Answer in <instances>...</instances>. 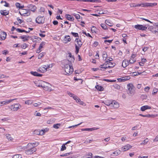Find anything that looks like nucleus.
Masks as SVG:
<instances>
[{"mask_svg":"<svg viewBox=\"0 0 158 158\" xmlns=\"http://www.w3.org/2000/svg\"><path fill=\"white\" fill-rule=\"evenodd\" d=\"M95 129L94 128H85V129H81V131H92L93 130H94Z\"/></svg>","mask_w":158,"mask_h":158,"instance_id":"27","label":"nucleus"},{"mask_svg":"<svg viewBox=\"0 0 158 158\" xmlns=\"http://www.w3.org/2000/svg\"><path fill=\"white\" fill-rule=\"evenodd\" d=\"M131 77L130 76H125L122 77L121 78H118L117 80L119 82H124L127 80H129L130 79Z\"/></svg>","mask_w":158,"mask_h":158,"instance_id":"11","label":"nucleus"},{"mask_svg":"<svg viewBox=\"0 0 158 158\" xmlns=\"http://www.w3.org/2000/svg\"><path fill=\"white\" fill-rule=\"evenodd\" d=\"M45 21V18L44 16H38L36 19V22L39 24H43Z\"/></svg>","mask_w":158,"mask_h":158,"instance_id":"8","label":"nucleus"},{"mask_svg":"<svg viewBox=\"0 0 158 158\" xmlns=\"http://www.w3.org/2000/svg\"><path fill=\"white\" fill-rule=\"evenodd\" d=\"M141 73H142L139 72H135L133 73L134 76H137L138 75L140 74Z\"/></svg>","mask_w":158,"mask_h":158,"instance_id":"62","label":"nucleus"},{"mask_svg":"<svg viewBox=\"0 0 158 158\" xmlns=\"http://www.w3.org/2000/svg\"><path fill=\"white\" fill-rule=\"evenodd\" d=\"M129 61L128 60H124L122 63V66L123 68L126 67L129 64Z\"/></svg>","mask_w":158,"mask_h":158,"instance_id":"19","label":"nucleus"},{"mask_svg":"<svg viewBox=\"0 0 158 158\" xmlns=\"http://www.w3.org/2000/svg\"><path fill=\"white\" fill-rule=\"evenodd\" d=\"M135 28L136 29L142 31L145 30L147 28V27L141 25H136L135 26Z\"/></svg>","mask_w":158,"mask_h":158,"instance_id":"10","label":"nucleus"},{"mask_svg":"<svg viewBox=\"0 0 158 158\" xmlns=\"http://www.w3.org/2000/svg\"><path fill=\"white\" fill-rule=\"evenodd\" d=\"M151 107L147 105L141 107L140 110L143 111H144L146 110L150 109Z\"/></svg>","mask_w":158,"mask_h":158,"instance_id":"20","label":"nucleus"},{"mask_svg":"<svg viewBox=\"0 0 158 158\" xmlns=\"http://www.w3.org/2000/svg\"><path fill=\"white\" fill-rule=\"evenodd\" d=\"M41 87L45 91H51L52 90L51 84L46 82L43 81Z\"/></svg>","mask_w":158,"mask_h":158,"instance_id":"4","label":"nucleus"},{"mask_svg":"<svg viewBox=\"0 0 158 158\" xmlns=\"http://www.w3.org/2000/svg\"><path fill=\"white\" fill-rule=\"evenodd\" d=\"M112 105L114 108H118L119 106V103L116 102L115 101H114V102H113V104H112Z\"/></svg>","mask_w":158,"mask_h":158,"instance_id":"26","label":"nucleus"},{"mask_svg":"<svg viewBox=\"0 0 158 158\" xmlns=\"http://www.w3.org/2000/svg\"><path fill=\"white\" fill-rule=\"evenodd\" d=\"M65 17L66 19L69 20L73 21L74 19V18L69 14H66Z\"/></svg>","mask_w":158,"mask_h":158,"instance_id":"22","label":"nucleus"},{"mask_svg":"<svg viewBox=\"0 0 158 158\" xmlns=\"http://www.w3.org/2000/svg\"><path fill=\"white\" fill-rule=\"evenodd\" d=\"M102 57L104 59L105 58V60H106V58L107 57V53L106 52H103L102 53Z\"/></svg>","mask_w":158,"mask_h":158,"instance_id":"36","label":"nucleus"},{"mask_svg":"<svg viewBox=\"0 0 158 158\" xmlns=\"http://www.w3.org/2000/svg\"><path fill=\"white\" fill-rule=\"evenodd\" d=\"M77 103H79L80 105L85 106V104L80 99H77Z\"/></svg>","mask_w":158,"mask_h":158,"instance_id":"31","label":"nucleus"},{"mask_svg":"<svg viewBox=\"0 0 158 158\" xmlns=\"http://www.w3.org/2000/svg\"><path fill=\"white\" fill-rule=\"evenodd\" d=\"M28 7L30 10L33 12H35L36 10V7L35 5L31 4L29 5Z\"/></svg>","mask_w":158,"mask_h":158,"instance_id":"16","label":"nucleus"},{"mask_svg":"<svg viewBox=\"0 0 158 158\" xmlns=\"http://www.w3.org/2000/svg\"><path fill=\"white\" fill-rule=\"evenodd\" d=\"M132 146L129 144H127L124 146H123L121 148V150L123 152L126 151L128 150L131 148Z\"/></svg>","mask_w":158,"mask_h":158,"instance_id":"12","label":"nucleus"},{"mask_svg":"<svg viewBox=\"0 0 158 158\" xmlns=\"http://www.w3.org/2000/svg\"><path fill=\"white\" fill-rule=\"evenodd\" d=\"M113 102H114V101L112 102L110 100H107L105 101V102L103 101L102 102L104 103L106 105L109 106L110 105L112 106V105L113 104Z\"/></svg>","mask_w":158,"mask_h":158,"instance_id":"17","label":"nucleus"},{"mask_svg":"<svg viewBox=\"0 0 158 158\" xmlns=\"http://www.w3.org/2000/svg\"><path fill=\"white\" fill-rule=\"evenodd\" d=\"M73 154V153L72 152H70L69 153H65L61 155H60V156L61 157H64V156H66L69 155L70 154Z\"/></svg>","mask_w":158,"mask_h":158,"instance_id":"35","label":"nucleus"},{"mask_svg":"<svg viewBox=\"0 0 158 158\" xmlns=\"http://www.w3.org/2000/svg\"><path fill=\"white\" fill-rule=\"evenodd\" d=\"M16 98L12 99H10V100H6L5 101H3L1 102H0V103L1 104L0 106H2L8 104H9V103H10L11 102H12V101L16 100Z\"/></svg>","mask_w":158,"mask_h":158,"instance_id":"9","label":"nucleus"},{"mask_svg":"<svg viewBox=\"0 0 158 158\" xmlns=\"http://www.w3.org/2000/svg\"><path fill=\"white\" fill-rule=\"evenodd\" d=\"M101 26L104 29L106 30L107 29L106 25L104 24H101Z\"/></svg>","mask_w":158,"mask_h":158,"instance_id":"58","label":"nucleus"},{"mask_svg":"<svg viewBox=\"0 0 158 158\" xmlns=\"http://www.w3.org/2000/svg\"><path fill=\"white\" fill-rule=\"evenodd\" d=\"M141 7H148L147 2H144L143 3H141Z\"/></svg>","mask_w":158,"mask_h":158,"instance_id":"55","label":"nucleus"},{"mask_svg":"<svg viewBox=\"0 0 158 158\" xmlns=\"http://www.w3.org/2000/svg\"><path fill=\"white\" fill-rule=\"evenodd\" d=\"M65 143H64L62 144L61 148L60 149V151H63L66 149V147L65 146Z\"/></svg>","mask_w":158,"mask_h":158,"instance_id":"43","label":"nucleus"},{"mask_svg":"<svg viewBox=\"0 0 158 158\" xmlns=\"http://www.w3.org/2000/svg\"><path fill=\"white\" fill-rule=\"evenodd\" d=\"M22 157L21 155H15L13 156L12 158H22Z\"/></svg>","mask_w":158,"mask_h":158,"instance_id":"46","label":"nucleus"},{"mask_svg":"<svg viewBox=\"0 0 158 158\" xmlns=\"http://www.w3.org/2000/svg\"><path fill=\"white\" fill-rule=\"evenodd\" d=\"M135 61V60L134 58H131L129 61V62L131 64H133Z\"/></svg>","mask_w":158,"mask_h":158,"instance_id":"53","label":"nucleus"},{"mask_svg":"<svg viewBox=\"0 0 158 158\" xmlns=\"http://www.w3.org/2000/svg\"><path fill=\"white\" fill-rule=\"evenodd\" d=\"M103 81L107 82H115L116 81V80H110L109 79H104Z\"/></svg>","mask_w":158,"mask_h":158,"instance_id":"49","label":"nucleus"},{"mask_svg":"<svg viewBox=\"0 0 158 158\" xmlns=\"http://www.w3.org/2000/svg\"><path fill=\"white\" fill-rule=\"evenodd\" d=\"M40 68L41 69V70L42 71V73L45 72L47 71L46 68L45 67V65H44Z\"/></svg>","mask_w":158,"mask_h":158,"instance_id":"28","label":"nucleus"},{"mask_svg":"<svg viewBox=\"0 0 158 158\" xmlns=\"http://www.w3.org/2000/svg\"><path fill=\"white\" fill-rule=\"evenodd\" d=\"M155 28L156 29H157V30H155L154 31L155 32V33H156V32H158V23H156L155 25Z\"/></svg>","mask_w":158,"mask_h":158,"instance_id":"52","label":"nucleus"},{"mask_svg":"<svg viewBox=\"0 0 158 158\" xmlns=\"http://www.w3.org/2000/svg\"><path fill=\"white\" fill-rule=\"evenodd\" d=\"M15 6L17 8H22L24 7L23 6H21L20 3L18 2H16L15 3Z\"/></svg>","mask_w":158,"mask_h":158,"instance_id":"39","label":"nucleus"},{"mask_svg":"<svg viewBox=\"0 0 158 158\" xmlns=\"http://www.w3.org/2000/svg\"><path fill=\"white\" fill-rule=\"evenodd\" d=\"M149 141V139L148 138H146L145 139H144L143 142L140 143V145H144L147 144V143Z\"/></svg>","mask_w":158,"mask_h":158,"instance_id":"29","label":"nucleus"},{"mask_svg":"<svg viewBox=\"0 0 158 158\" xmlns=\"http://www.w3.org/2000/svg\"><path fill=\"white\" fill-rule=\"evenodd\" d=\"M93 154L91 153H89L85 156H83L82 158H92Z\"/></svg>","mask_w":158,"mask_h":158,"instance_id":"24","label":"nucleus"},{"mask_svg":"<svg viewBox=\"0 0 158 158\" xmlns=\"http://www.w3.org/2000/svg\"><path fill=\"white\" fill-rule=\"evenodd\" d=\"M60 123L54 124L53 125V127L55 129H58L59 128V127L60 126Z\"/></svg>","mask_w":158,"mask_h":158,"instance_id":"41","label":"nucleus"},{"mask_svg":"<svg viewBox=\"0 0 158 158\" xmlns=\"http://www.w3.org/2000/svg\"><path fill=\"white\" fill-rule=\"evenodd\" d=\"M40 13H44L45 11V9L43 7H41L40 8Z\"/></svg>","mask_w":158,"mask_h":158,"instance_id":"57","label":"nucleus"},{"mask_svg":"<svg viewBox=\"0 0 158 158\" xmlns=\"http://www.w3.org/2000/svg\"><path fill=\"white\" fill-rule=\"evenodd\" d=\"M6 33L4 31L0 32V40H4L6 38Z\"/></svg>","mask_w":158,"mask_h":158,"instance_id":"13","label":"nucleus"},{"mask_svg":"<svg viewBox=\"0 0 158 158\" xmlns=\"http://www.w3.org/2000/svg\"><path fill=\"white\" fill-rule=\"evenodd\" d=\"M130 6L131 7H136V4L134 3L130 4Z\"/></svg>","mask_w":158,"mask_h":158,"instance_id":"61","label":"nucleus"},{"mask_svg":"<svg viewBox=\"0 0 158 158\" xmlns=\"http://www.w3.org/2000/svg\"><path fill=\"white\" fill-rule=\"evenodd\" d=\"M45 67L46 68L47 70L49 68H52V64H47L46 65H45Z\"/></svg>","mask_w":158,"mask_h":158,"instance_id":"60","label":"nucleus"},{"mask_svg":"<svg viewBox=\"0 0 158 158\" xmlns=\"http://www.w3.org/2000/svg\"><path fill=\"white\" fill-rule=\"evenodd\" d=\"M113 87L115 89L119 90L120 89V86L119 85L117 84H115L113 85Z\"/></svg>","mask_w":158,"mask_h":158,"instance_id":"33","label":"nucleus"},{"mask_svg":"<svg viewBox=\"0 0 158 158\" xmlns=\"http://www.w3.org/2000/svg\"><path fill=\"white\" fill-rule=\"evenodd\" d=\"M3 2L5 3V4L4 5V6L6 7H9V4L8 3H7L6 1H2L1 3H2Z\"/></svg>","mask_w":158,"mask_h":158,"instance_id":"50","label":"nucleus"},{"mask_svg":"<svg viewBox=\"0 0 158 158\" xmlns=\"http://www.w3.org/2000/svg\"><path fill=\"white\" fill-rule=\"evenodd\" d=\"M64 68L66 73L65 75H70L73 71V69L71 65V62L68 60L64 61Z\"/></svg>","mask_w":158,"mask_h":158,"instance_id":"1","label":"nucleus"},{"mask_svg":"<svg viewBox=\"0 0 158 158\" xmlns=\"http://www.w3.org/2000/svg\"><path fill=\"white\" fill-rule=\"evenodd\" d=\"M64 43L66 44L71 41V39L69 35H66L65 36L64 39Z\"/></svg>","mask_w":158,"mask_h":158,"instance_id":"14","label":"nucleus"},{"mask_svg":"<svg viewBox=\"0 0 158 158\" xmlns=\"http://www.w3.org/2000/svg\"><path fill=\"white\" fill-rule=\"evenodd\" d=\"M6 137L7 139L10 140H12L13 138H12L11 136L9 134H7L6 135Z\"/></svg>","mask_w":158,"mask_h":158,"instance_id":"51","label":"nucleus"},{"mask_svg":"<svg viewBox=\"0 0 158 158\" xmlns=\"http://www.w3.org/2000/svg\"><path fill=\"white\" fill-rule=\"evenodd\" d=\"M153 141L154 142H156L158 141V135L153 139Z\"/></svg>","mask_w":158,"mask_h":158,"instance_id":"64","label":"nucleus"},{"mask_svg":"<svg viewBox=\"0 0 158 158\" xmlns=\"http://www.w3.org/2000/svg\"><path fill=\"white\" fill-rule=\"evenodd\" d=\"M158 89L156 88H154L153 89L152 92V95H154L156 94V93L158 92Z\"/></svg>","mask_w":158,"mask_h":158,"instance_id":"42","label":"nucleus"},{"mask_svg":"<svg viewBox=\"0 0 158 158\" xmlns=\"http://www.w3.org/2000/svg\"><path fill=\"white\" fill-rule=\"evenodd\" d=\"M33 103V101L31 100H29L25 101V104L28 105L31 104Z\"/></svg>","mask_w":158,"mask_h":158,"instance_id":"32","label":"nucleus"},{"mask_svg":"<svg viewBox=\"0 0 158 158\" xmlns=\"http://www.w3.org/2000/svg\"><path fill=\"white\" fill-rule=\"evenodd\" d=\"M45 133V130H40V132L39 133V135H43Z\"/></svg>","mask_w":158,"mask_h":158,"instance_id":"44","label":"nucleus"},{"mask_svg":"<svg viewBox=\"0 0 158 158\" xmlns=\"http://www.w3.org/2000/svg\"><path fill=\"white\" fill-rule=\"evenodd\" d=\"M30 38L29 36H27L26 35H23L20 36L19 37V38L23 40V42H25L29 40V38Z\"/></svg>","mask_w":158,"mask_h":158,"instance_id":"18","label":"nucleus"},{"mask_svg":"<svg viewBox=\"0 0 158 158\" xmlns=\"http://www.w3.org/2000/svg\"><path fill=\"white\" fill-rule=\"evenodd\" d=\"M127 94L130 95H133L135 92V87L131 83H129L127 85Z\"/></svg>","mask_w":158,"mask_h":158,"instance_id":"2","label":"nucleus"},{"mask_svg":"<svg viewBox=\"0 0 158 158\" xmlns=\"http://www.w3.org/2000/svg\"><path fill=\"white\" fill-rule=\"evenodd\" d=\"M45 54V52H42L38 56V58L39 59H40L41 58L44 56V55Z\"/></svg>","mask_w":158,"mask_h":158,"instance_id":"40","label":"nucleus"},{"mask_svg":"<svg viewBox=\"0 0 158 158\" xmlns=\"http://www.w3.org/2000/svg\"><path fill=\"white\" fill-rule=\"evenodd\" d=\"M121 153V151L119 150H118L114 152L113 153V154H114L115 156H118Z\"/></svg>","mask_w":158,"mask_h":158,"instance_id":"34","label":"nucleus"},{"mask_svg":"<svg viewBox=\"0 0 158 158\" xmlns=\"http://www.w3.org/2000/svg\"><path fill=\"white\" fill-rule=\"evenodd\" d=\"M21 15L28 16L30 14V11L26 9H22L21 12H19Z\"/></svg>","mask_w":158,"mask_h":158,"instance_id":"6","label":"nucleus"},{"mask_svg":"<svg viewBox=\"0 0 158 158\" xmlns=\"http://www.w3.org/2000/svg\"><path fill=\"white\" fill-rule=\"evenodd\" d=\"M36 148L32 146V147L31 148L26 150V153L28 155H31L34 152L36 151Z\"/></svg>","mask_w":158,"mask_h":158,"instance_id":"7","label":"nucleus"},{"mask_svg":"<svg viewBox=\"0 0 158 158\" xmlns=\"http://www.w3.org/2000/svg\"><path fill=\"white\" fill-rule=\"evenodd\" d=\"M141 98L143 100L146 99L147 98V96L146 95L143 94L141 95Z\"/></svg>","mask_w":158,"mask_h":158,"instance_id":"47","label":"nucleus"},{"mask_svg":"<svg viewBox=\"0 0 158 158\" xmlns=\"http://www.w3.org/2000/svg\"><path fill=\"white\" fill-rule=\"evenodd\" d=\"M0 13L1 15L5 16L9 14V12L7 11L6 10H1L0 11Z\"/></svg>","mask_w":158,"mask_h":158,"instance_id":"23","label":"nucleus"},{"mask_svg":"<svg viewBox=\"0 0 158 158\" xmlns=\"http://www.w3.org/2000/svg\"><path fill=\"white\" fill-rule=\"evenodd\" d=\"M150 89V88L148 86H146L144 88V90L148 92V91Z\"/></svg>","mask_w":158,"mask_h":158,"instance_id":"63","label":"nucleus"},{"mask_svg":"<svg viewBox=\"0 0 158 158\" xmlns=\"http://www.w3.org/2000/svg\"><path fill=\"white\" fill-rule=\"evenodd\" d=\"M45 43H46L45 42H42L40 44L39 48H40V49H42V48H43L44 46L45 45Z\"/></svg>","mask_w":158,"mask_h":158,"instance_id":"38","label":"nucleus"},{"mask_svg":"<svg viewBox=\"0 0 158 158\" xmlns=\"http://www.w3.org/2000/svg\"><path fill=\"white\" fill-rule=\"evenodd\" d=\"M28 46V45L26 44H23L21 48L23 49H25L26 48H27Z\"/></svg>","mask_w":158,"mask_h":158,"instance_id":"54","label":"nucleus"},{"mask_svg":"<svg viewBox=\"0 0 158 158\" xmlns=\"http://www.w3.org/2000/svg\"><path fill=\"white\" fill-rule=\"evenodd\" d=\"M75 41V42L77 43V44H75V53L76 54H77L79 52V49L82 44V43L81 40L78 38H76Z\"/></svg>","mask_w":158,"mask_h":158,"instance_id":"3","label":"nucleus"},{"mask_svg":"<svg viewBox=\"0 0 158 158\" xmlns=\"http://www.w3.org/2000/svg\"><path fill=\"white\" fill-rule=\"evenodd\" d=\"M40 132V130H35L33 132V134L37 135H39Z\"/></svg>","mask_w":158,"mask_h":158,"instance_id":"59","label":"nucleus"},{"mask_svg":"<svg viewBox=\"0 0 158 158\" xmlns=\"http://www.w3.org/2000/svg\"><path fill=\"white\" fill-rule=\"evenodd\" d=\"M30 73L33 75L37 77H41L42 74L38 73L36 72L31 71Z\"/></svg>","mask_w":158,"mask_h":158,"instance_id":"21","label":"nucleus"},{"mask_svg":"<svg viewBox=\"0 0 158 158\" xmlns=\"http://www.w3.org/2000/svg\"><path fill=\"white\" fill-rule=\"evenodd\" d=\"M157 5V3L156 2H154V3H149V2H147V5L148 7L149 6V7H153L154 6H155Z\"/></svg>","mask_w":158,"mask_h":158,"instance_id":"25","label":"nucleus"},{"mask_svg":"<svg viewBox=\"0 0 158 158\" xmlns=\"http://www.w3.org/2000/svg\"><path fill=\"white\" fill-rule=\"evenodd\" d=\"M73 15L75 16L76 18L77 19H78L80 18V16L78 14H76L75 13H73Z\"/></svg>","mask_w":158,"mask_h":158,"instance_id":"45","label":"nucleus"},{"mask_svg":"<svg viewBox=\"0 0 158 158\" xmlns=\"http://www.w3.org/2000/svg\"><path fill=\"white\" fill-rule=\"evenodd\" d=\"M22 106L19 103H15L12 105L10 106L9 108L11 110L14 111H17Z\"/></svg>","mask_w":158,"mask_h":158,"instance_id":"5","label":"nucleus"},{"mask_svg":"<svg viewBox=\"0 0 158 158\" xmlns=\"http://www.w3.org/2000/svg\"><path fill=\"white\" fill-rule=\"evenodd\" d=\"M95 88L98 90L100 91H102L103 90V87L101 86L97 85L95 86Z\"/></svg>","mask_w":158,"mask_h":158,"instance_id":"30","label":"nucleus"},{"mask_svg":"<svg viewBox=\"0 0 158 158\" xmlns=\"http://www.w3.org/2000/svg\"><path fill=\"white\" fill-rule=\"evenodd\" d=\"M16 31L19 32H25V31L24 30L21 29L20 28H17L16 29Z\"/></svg>","mask_w":158,"mask_h":158,"instance_id":"48","label":"nucleus"},{"mask_svg":"<svg viewBox=\"0 0 158 158\" xmlns=\"http://www.w3.org/2000/svg\"><path fill=\"white\" fill-rule=\"evenodd\" d=\"M43 81L41 80H38V81H34V84L35 85L38 87H41L42 86V85L41 84L43 83Z\"/></svg>","mask_w":158,"mask_h":158,"instance_id":"15","label":"nucleus"},{"mask_svg":"<svg viewBox=\"0 0 158 158\" xmlns=\"http://www.w3.org/2000/svg\"><path fill=\"white\" fill-rule=\"evenodd\" d=\"M71 34L75 37H79L78 34L77 33H75L72 32H71Z\"/></svg>","mask_w":158,"mask_h":158,"instance_id":"56","label":"nucleus"},{"mask_svg":"<svg viewBox=\"0 0 158 158\" xmlns=\"http://www.w3.org/2000/svg\"><path fill=\"white\" fill-rule=\"evenodd\" d=\"M105 23L107 25H108L110 26L111 27L113 25V24L111 23L110 20H106L105 21Z\"/></svg>","mask_w":158,"mask_h":158,"instance_id":"37","label":"nucleus"}]
</instances>
